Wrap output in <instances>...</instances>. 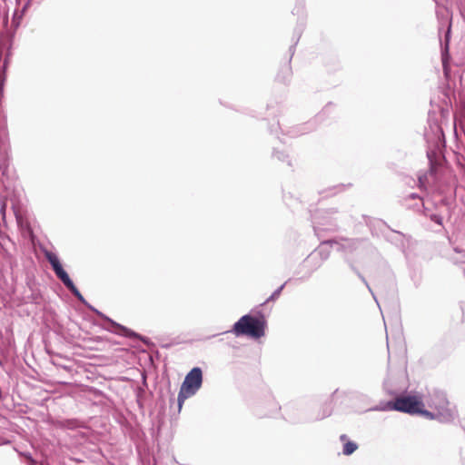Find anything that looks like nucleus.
<instances>
[{
    "mask_svg": "<svg viewBox=\"0 0 465 465\" xmlns=\"http://www.w3.org/2000/svg\"><path fill=\"white\" fill-rule=\"evenodd\" d=\"M47 260L48 262H50L52 268L54 271H55L56 269H58L61 265L58 258L56 255L54 254H52V253H48L47 254Z\"/></svg>",
    "mask_w": 465,
    "mask_h": 465,
    "instance_id": "9d476101",
    "label": "nucleus"
},
{
    "mask_svg": "<svg viewBox=\"0 0 465 465\" xmlns=\"http://www.w3.org/2000/svg\"><path fill=\"white\" fill-rule=\"evenodd\" d=\"M429 217L432 222L438 223L439 225H442V217L440 215L432 213L430 214Z\"/></svg>",
    "mask_w": 465,
    "mask_h": 465,
    "instance_id": "2eb2a0df",
    "label": "nucleus"
},
{
    "mask_svg": "<svg viewBox=\"0 0 465 465\" xmlns=\"http://www.w3.org/2000/svg\"><path fill=\"white\" fill-rule=\"evenodd\" d=\"M38 2H40V0H28L27 4H29V3H38Z\"/></svg>",
    "mask_w": 465,
    "mask_h": 465,
    "instance_id": "412c9836",
    "label": "nucleus"
},
{
    "mask_svg": "<svg viewBox=\"0 0 465 465\" xmlns=\"http://www.w3.org/2000/svg\"><path fill=\"white\" fill-rule=\"evenodd\" d=\"M359 243L360 242L357 240H343L342 242L335 240H329L321 244L318 252L323 259H327L329 256V251L325 249L328 245L335 246L337 251L352 252L353 250L357 249Z\"/></svg>",
    "mask_w": 465,
    "mask_h": 465,
    "instance_id": "39448f33",
    "label": "nucleus"
},
{
    "mask_svg": "<svg viewBox=\"0 0 465 465\" xmlns=\"http://www.w3.org/2000/svg\"><path fill=\"white\" fill-rule=\"evenodd\" d=\"M358 448V445L353 441H346L343 445L342 452L344 455L352 454Z\"/></svg>",
    "mask_w": 465,
    "mask_h": 465,
    "instance_id": "1a4fd4ad",
    "label": "nucleus"
},
{
    "mask_svg": "<svg viewBox=\"0 0 465 465\" xmlns=\"http://www.w3.org/2000/svg\"><path fill=\"white\" fill-rule=\"evenodd\" d=\"M419 182H420V185L423 183L422 177H419Z\"/></svg>",
    "mask_w": 465,
    "mask_h": 465,
    "instance_id": "5701e85b",
    "label": "nucleus"
},
{
    "mask_svg": "<svg viewBox=\"0 0 465 465\" xmlns=\"http://www.w3.org/2000/svg\"><path fill=\"white\" fill-rule=\"evenodd\" d=\"M107 321L114 326L115 327L117 330L115 331V332L117 334H121V335H124V336H126V337H133V336H136V334L127 329L126 327L123 326V325H120L118 323H116L115 322L112 321L111 319H107Z\"/></svg>",
    "mask_w": 465,
    "mask_h": 465,
    "instance_id": "6e6552de",
    "label": "nucleus"
},
{
    "mask_svg": "<svg viewBox=\"0 0 465 465\" xmlns=\"http://www.w3.org/2000/svg\"><path fill=\"white\" fill-rule=\"evenodd\" d=\"M54 272H55L56 276L62 281V282L65 285V287L67 289H69L70 287H73V285H74L73 281L70 279L69 275L63 269L62 266H60L58 269H56L54 271Z\"/></svg>",
    "mask_w": 465,
    "mask_h": 465,
    "instance_id": "0eeeda50",
    "label": "nucleus"
},
{
    "mask_svg": "<svg viewBox=\"0 0 465 465\" xmlns=\"http://www.w3.org/2000/svg\"><path fill=\"white\" fill-rule=\"evenodd\" d=\"M427 407H422L421 415L428 420H437L440 422H451L458 416L455 407H451L446 394L439 390L428 393L425 399Z\"/></svg>",
    "mask_w": 465,
    "mask_h": 465,
    "instance_id": "f257e3e1",
    "label": "nucleus"
},
{
    "mask_svg": "<svg viewBox=\"0 0 465 465\" xmlns=\"http://www.w3.org/2000/svg\"><path fill=\"white\" fill-rule=\"evenodd\" d=\"M68 290L78 299V301H80L83 303H86L84 298L80 293V292L78 291V289L75 287L74 284L73 285V287H70Z\"/></svg>",
    "mask_w": 465,
    "mask_h": 465,
    "instance_id": "f8f14e48",
    "label": "nucleus"
},
{
    "mask_svg": "<svg viewBox=\"0 0 465 465\" xmlns=\"http://www.w3.org/2000/svg\"><path fill=\"white\" fill-rule=\"evenodd\" d=\"M286 70L289 72L290 71V64H286Z\"/></svg>",
    "mask_w": 465,
    "mask_h": 465,
    "instance_id": "4be33fe9",
    "label": "nucleus"
},
{
    "mask_svg": "<svg viewBox=\"0 0 465 465\" xmlns=\"http://www.w3.org/2000/svg\"><path fill=\"white\" fill-rule=\"evenodd\" d=\"M340 439L341 441H345L347 439V436L345 434H342V435H341Z\"/></svg>",
    "mask_w": 465,
    "mask_h": 465,
    "instance_id": "aec40b11",
    "label": "nucleus"
},
{
    "mask_svg": "<svg viewBox=\"0 0 465 465\" xmlns=\"http://www.w3.org/2000/svg\"><path fill=\"white\" fill-rule=\"evenodd\" d=\"M409 197H410L411 199H418V200H419L420 204H417V209H418V210L420 209V207H424V205H423V202H422L421 198H420L416 193H411V194H410V196H409Z\"/></svg>",
    "mask_w": 465,
    "mask_h": 465,
    "instance_id": "dca6fc26",
    "label": "nucleus"
},
{
    "mask_svg": "<svg viewBox=\"0 0 465 465\" xmlns=\"http://www.w3.org/2000/svg\"><path fill=\"white\" fill-rule=\"evenodd\" d=\"M330 415H331V411L330 410H324L323 414H322V416L320 419L326 418V417H328Z\"/></svg>",
    "mask_w": 465,
    "mask_h": 465,
    "instance_id": "f3484780",
    "label": "nucleus"
},
{
    "mask_svg": "<svg viewBox=\"0 0 465 465\" xmlns=\"http://www.w3.org/2000/svg\"><path fill=\"white\" fill-rule=\"evenodd\" d=\"M203 383V371L201 368H193L185 376L183 382L181 385L178 393V409H182L184 401L194 394L200 390Z\"/></svg>",
    "mask_w": 465,
    "mask_h": 465,
    "instance_id": "f03ea898",
    "label": "nucleus"
},
{
    "mask_svg": "<svg viewBox=\"0 0 465 465\" xmlns=\"http://www.w3.org/2000/svg\"><path fill=\"white\" fill-rule=\"evenodd\" d=\"M232 331L236 336L247 335L259 339L264 335V322L256 317L246 314L234 323Z\"/></svg>",
    "mask_w": 465,
    "mask_h": 465,
    "instance_id": "7ed1b4c3",
    "label": "nucleus"
},
{
    "mask_svg": "<svg viewBox=\"0 0 465 465\" xmlns=\"http://www.w3.org/2000/svg\"><path fill=\"white\" fill-rule=\"evenodd\" d=\"M422 407H425V403H423L421 401L417 400L416 397L408 396L397 398L394 401H388L386 405L383 408H381L380 410L398 411L409 414L421 415Z\"/></svg>",
    "mask_w": 465,
    "mask_h": 465,
    "instance_id": "20e7f679",
    "label": "nucleus"
},
{
    "mask_svg": "<svg viewBox=\"0 0 465 465\" xmlns=\"http://www.w3.org/2000/svg\"><path fill=\"white\" fill-rule=\"evenodd\" d=\"M450 60H442L443 72L447 79L450 77Z\"/></svg>",
    "mask_w": 465,
    "mask_h": 465,
    "instance_id": "ddd939ff",
    "label": "nucleus"
},
{
    "mask_svg": "<svg viewBox=\"0 0 465 465\" xmlns=\"http://www.w3.org/2000/svg\"><path fill=\"white\" fill-rule=\"evenodd\" d=\"M275 156L280 160H284L285 155L282 153H275Z\"/></svg>",
    "mask_w": 465,
    "mask_h": 465,
    "instance_id": "a211bd4d",
    "label": "nucleus"
},
{
    "mask_svg": "<svg viewBox=\"0 0 465 465\" xmlns=\"http://www.w3.org/2000/svg\"><path fill=\"white\" fill-rule=\"evenodd\" d=\"M285 284H286V282L283 283L282 285H281L278 289H276L272 292V294L266 300V302H272V301L276 300L280 296V294H281L282 291L283 290Z\"/></svg>",
    "mask_w": 465,
    "mask_h": 465,
    "instance_id": "9b49d317",
    "label": "nucleus"
},
{
    "mask_svg": "<svg viewBox=\"0 0 465 465\" xmlns=\"http://www.w3.org/2000/svg\"><path fill=\"white\" fill-rule=\"evenodd\" d=\"M446 24L448 25L447 30L445 32L444 35V43L440 42V48H441V58H448L449 54V42L450 37V24L446 21Z\"/></svg>",
    "mask_w": 465,
    "mask_h": 465,
    "instance_id": "423d86ee",
    "label": "nucleus"
},
{
    "mask_svg": "<svg viewBox=\"0 0 465 465\" xmlns=\"http://www.w3.org/2000/svg\"><path fill=\"white\" fill-rule=\"evenodd\" d=\"M93 312H96V313H97L98 315H100L101 317H103V318H104V319H106V320L108 319V318H106L105 316H104L101 312H99L98 311H96L95 309H93Z\"/></svg>",
    "mask_w": 465,
    "mask_h": 465,
    "instance_id": "6ab92c4d",
    "label": "nucleus"
},
{
    "mask_svg": "<svg viewBox=\"0 0 465 465\" xmlns=\"http://www.w3.org/2000/svg\"><path fill=\"white\" fill-rule=\"evenodd\" d=\"M351 268L356 272L357 275L360 277V279L363 282V283L366 285V287L368 288V290L370 291V292L372 294L373 298L375 301L376 300V297L374 295V293L372 292V290L371 288L370 287L368 282L366 281V279L358 272L355 270V268L351 265Z\"/></svg>",
    "mask_w": 465,
    "mask_h": 465,
    "instance_id": "4468645a",
    "label": "nucleus"
}]
</instances>
